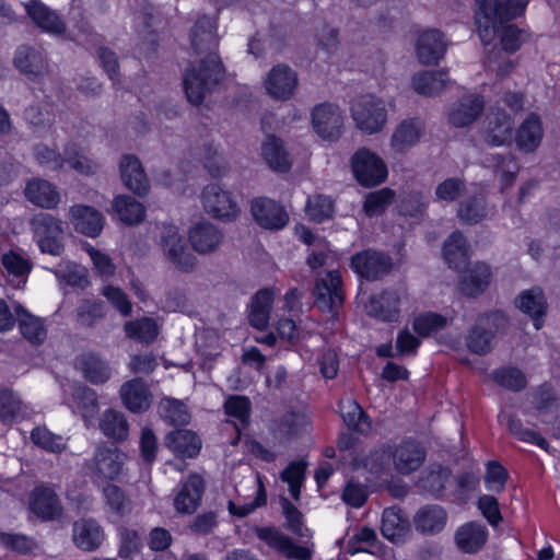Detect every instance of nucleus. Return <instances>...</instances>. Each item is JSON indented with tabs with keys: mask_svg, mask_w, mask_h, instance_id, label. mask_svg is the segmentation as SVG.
I'll list each match as a JSON object with an SVG mask.
<instances>
[{
	"mask_svg": "<svg viewBox=\"0 0 560 560\" xmlns=\"http://www.w3.org/2000/svg\"><path fill=\"white\" fill-rule=\"evenodd\" d=\"M160 245L163 254L175 268L189 272L196 265V258L190 254L185 245V241L179 234L177 228L167 225L163 228Z\"/></svg>",
	"mask_w": 560,
	"mask_h": 560,
	"instance_id": "10",
	"label": "nucleus"
},
{
	"mask_svg": "<svg viewBox=\"0 0 560 560\" xmlns=\"http://www.w3.org/2000/svg\"><path fill=\"white\" fill-rule=\"evenodd\" d=\"M65 164L81 175L90 176L97 172L98 164L89 158L77 143L70 142L63 148Z\"/></svg>",
	"mask_w": 560,
	"mask_h": 560,
	"instance_id": "46",
	"label": "nucleus"
},
{
	"mask_svg": "<svg viewBox=\"0 0 560 560\" xmlns=\"http://www.w3.org/2000/svg\"><path fill=\"white\" fill-rule=\"evenodd\" d=\"M306 463L303 460L291 462L281 472L280 478L289 485V491L294 500H300L301 486L305 478Z\"/></svg>",
	"mask_w": 560,
	"mask_h": 560,
	"instance_id": "56",
	"label": "nucleus"
},
{
	"mask_svg": "<svg viewBox=\"0 0 560 560\" xmlns=\"http://www.w3.org/2000/svg\"><path fill=\"white\" fill-rule=\"evenodd\" d=\"M458 217L466 223L476 224L487 217V208L483 197H471L462 202L458 208Z\"/></svg>",
	"mask_w": 560,
	"mask_h": 560,
	"instance_id": "59",
	"label": "nucleus"
},
{
	"mask_svg": "<svg viewBox=\"0 0 560 560\" xmlns=\"http://www.w3.org/2000/svg\"><path fill=\"white\" fill-rule=\"evenodd\" d=\"M272 304V292L260 290L253 298L249 313V323L257 329H265L268 326Z\"/></svg>",
	"mask_w": 560,
	"mask_h": 560,
	"instance_id": "49",
	"label": "nucleus"
},
{
	"mask_svg": "<svg viewBox=\"0 0 560 560\" xmlns=\"http://www.w3.org/2000/svg\"><path fill=\"white\" fill-rule=\"evenodd\" d=\"M424 131V126L419 119H405L394 130L390 138V147L397 153H404L416 145Z\"/></svg>",
	"mask_w": 560,
	"mask_h": 560,
	"instance_id": "31",
	"label": "nucleus"
},
{
	"mask_svg": "<svg viewBox=\"0 0 560 560\" xmlns=\"http://www.w3.org/2000/svg\"><path fill=\"white\" fill-rule=\"evenodd\" d=\"M298 86L296 72L287 65H277L265 80L267 93L275 100L287 101L291 98Z\"/></svg>",
	"mask_w": 560,
	"mask_h": 560,
	"instance_id": "17",
	"label": "nucleus"
},
{
	"mask_svg": "<svg viewBox=\"0 0 560 560\" xmlns=\"http://www.w3.org/2000/svg\"><path fill=\"white\" fill-rule=\"evenodd\" d=\"M202 205L212 218L231 222L240 214V207L231 191L219 184H209L202 190Z\"/></svg>",
	"mask_w": 560,
	"mask_h": 560,
	"instance_id": "7",
	"label": "nucleus"
},
{
	"mask_svg": "<svg viewBox=\"0 0 560 560\" xmlns=\"http://www.w3.org/2000/svg\"><path fill=\"white\" fill-rule=\"evenodd\" d=\"M13 65L32 81H40L49 73V63L46 55L42 50L28 45H21L16 49Z\"/></svg>",
	"mask_w": 560,
	"mask_h": 560,
	"instance_id": "14",
	"label": "nucleus"
},
{
	"mask_svg": "<svg viewBox=\"0 0 560 560\" xmlns=\"http://www.w3.org/2000/svg\"><path fill=\"white\" fill-rule=\"evenodd\" d=\"M394 197L395 194L389 188L370 192L363 203L364 212L369 217L380 215L394 201Z\"/></svg>",
	"mask_w": 560,
	"mask_h": 560,
	"instance_id": "58",
	"label": "nucleus"
},
{
	"mask_svg": "<svg viewBox=\"0 0 560 560\" xmlns=\"http://www.w3.org/2000/svg\"><path fill=\"white\" fill-rule=\"evenodd\" d=\"M105 503L112 513L125 517L132 511V501L124 489L115 483H107L103 488Z\"/></svg>",
	"mask_w": 560,
	"mask_h": 560,
	"instance_id": "50",
	"label": "nucleus"
},
{
	"mask_svg": "<svg viewBox=\"0 0 560 560\" xmlns=\"http://www.w3.org/2000/svg\"><path fill=\"white\" fill-rule=\"evenodd\" d=\"M314 305L323 313L337 315L345 301L342 279L338 270L318 275L313 289Z\"/></svg>",
	"mask_w": 560,
	"mask_h": 560,
	"instance_id": "3",
	"label": "nucleus"
},
{
	"mask_svg": "<svg viewBox=\"0 0 560 560\" xmlns=\"http://www.w3.org/2000/svg\"><path fill=\"white\" fill-rule=\"evenodd\" d=\"M113 209L127 225L139 224L145 218L144 206L128 195L117 196L113 201Z\"/></svg>",
	"mask_w": 560,
	"mask_h": 560,
	"instance_id": "40",
	"label": "nucleus"
},
{
	"mask_svg": "<svg viewBox=\"0 0 560 560\" xmlns=\"http://www.w3.org/2000/svg\"><path fill=\"white\" fill-rule=\"evenodd\" d=\"M24 417L25 408L21 399L10 389H0V421L11 425Z\"/></svg>",
	"mask_w": 560,
	"mask_h": 560,
	"instance_id": "51",
	"label": "nucleus"
},
{
	"mask_svg": "<svg viewBox=\"0 0 560 560\" xmlns=\"http://www.w3.org/2000/svg\"><path fill=\"white\" fill-rule=\"evenodd\" d=\"M70 220L74 229L90 237H96L103 230L104 217L94 208L75 205L70 208Z\"/></svg>",
	"mask_w": 560,
	"mask_h": 560,
	"instance_id": "27",
	"label": "nucleus"
},
{
	"mask_svg": "<svg viewBox=\"0 0 560 560\" xmlns=\"http://www.w3.org/2000/svg\"><path fill=\"white\" fill-rule=\"evenodd\" d=\"M450 83L445 71H422L412 79L413 90L425 96L441 93Z\"/></svg>",
	"mask_w": 560,
	"mask_h": 560,
	"instance_id": "39",
	"label": "nucleus"
},
{
	"mask_svg": "<svg viewBox=\"0 0 560 560\" xmlns=\"http://www.w3.org/2000/svg\"><path fill=\"white\" fill-rule=\"evenodd\" d=\"M315 132L325 140H337L342 133L343 117L337 105L324 103L312 110Z\"/></svg>",
	"mask_w": 560,
	"mask_h": 560,
	"instance_id": "12",
	"label": "nucleus"
},
{
	"mask_svg": "<svg viewBox=\"0 0 560 560\" xmlns=\"http://www.w3.org/2000/svg\"><path fill=\"white\" fill-rule=\"evenodd\" d=\"M542 138V127L538 116L532 114L520 126L516 133L517 147L526 152L534 151Z\"/></svg>",
	"mask_w": 560,
	"mask_h": 560,
	"instance_id": "43",
	"label": "nucleus"
},
{
	"mask_svg": "<svg viewBox=\"0 0 560 560\" xmlns=\"http://www.w3.org/2000/svg\"><path fill=\"white\" fill-rule=\"evenodd\" d=\"M447 515L443 508L436 504L425 505L418 510L413 517L415 528L428 535L440 533L446 524Z\"/></svg>",
	"mask_w": 560,
	"mask_h": 560,
	"instance_id": "33",
	"label": "nucleus"
},
{
	"mask_svg": "<svg viewBox=\"0 0 560 560\" xmlns=\"http://www.w3.org/2000/svg\"><path fill=\"white\" fill-rule=\"evenodd\" d=\"M78 365L84 377L93 384H104L110 377L107 363L95 354H84L78 359Z\"/></svg>",
	"mask_w": 560,
	"mask_h": 560,
	"instance_id": "48",
	"label": "nucleus"
},
{
	"mask_svg": "<svg viewBox=\"0 0 560 560\" xmlns=\"http://www.w3.org/2000/svg\"><path fill=\"white\" fill-rule=\"evenodd\" d=\"M351 168L358 183L365 187L382 184L388 174L384 161L376 153L364 148L353 154Z\"/></svg>",
	"mask_w": 560,
	"mask_h": 560,
	"instance_id": "6",
	"label": "nucleus"
},
{
	"mask_svg": "<svg viewBox=\"0 0 560 560\" xmlns=\"http://www.w3.org/2000/svg\"><path fill=\"white\" fill-rule=\"evenodd\" d=\"M223 233L210 222H200L189 231V242L199 254L215 252L223 242Z\"/></svg>",
	"mask_w": 560,
	"mask_h": 560,
	"instance_id": "25",
	"label": "nucleus"
},
{
	"mask_svg": "<svg viewBox=\"0 0 560 560\" xmlns=\"http://www.w3.org/2000/svg\"><path fill=\"white\" fill-rule=\"evenodd\" d=\"M203 492V479L197 474L189 475L174 498L175 511L183 515L192 514L200 505Z\"/></svg>",
	"mask_w": 560,
	"mask_h": 560,
	"instance_id": "20",
	"label": "nucleus"
},
{
	"mask_svg": "<svg viewBox=\"0 0 560 560\" xmlns=\"http://www.w3.org/2000/svg\"><path fill=\"white\" fill-rule=\"evenodd\" d=\"M485 108L483 98L479 95L464 96L448 115L450 122L455 127H465L474 122Z\"/></svg>",
	"mask_w": 560,
	"mask_h": 560,
	"instance_id": "32",
	"label": "nucleus"
},
{
	"mask_svg": "<svg viewBox=\"0 0 560 560\" xmlns=\"http://www.w3.org/2000/svg\"><path fill=\"white\" fill-rule=\"evenodd\" d=\"M124 331L128 338L149 345L158 338L160 327L154 318L142 317L126 322Z\"/></svg>",
	"mask_w": 560,
	"mask_h": 560,
	"instance_id": "45",
	"label": "nucleus"
},
{
	"mask_svg": "<svg viewBox=\"0 0 560 560\" xmlns=\"http://www.w3.org/2000/svg\"><path fill=\"white\" fill-rule=\"evenodd\" d=\"M165 446L179 457L194 458L201 448V440L190 430H174L164 438Z\"/></svg>",
	"mask_w": 560,
	"mask_h": 560,
	"instance_id": "28",
	"label": "nucleus"
},
{
	"mask_svg": "<svg viewBox=\"0 0 560 560\" xmlns=\"http://www.w3.org/2000/svg\"><path fill=\"white\" fill-rule=\"evenodd\" d=\"M443 256L451 268L455 270L466 268L468 261V246L466 238L460 232H453L445 241Z\"/></svg>",
	"mask_w": 560,
	"mask_h": 560,
	"instance_id": "36",
	"label": "nucleus"
},
{
	"mask_svg": "<svg viewBox=\"0 0 560 560\" xmlns=\"http://www.w3.org/2000/svg\"><path fill=\"white\" fill-rule=\"evenodd\" d=\"M250 211L259 226L266 230H281L289 222V214L284 207L266 197L254 199Z\"/></svg>",
	"mask_w": 560,
	"mask_h": 560,
	"instance_id": "15",
	"label": "nucleus"
},
{
	"mask_svg": "<svg viewBox=\"0 0 560 560\" xmlns=\"http://www.w3.org/2000/svg\"><path fill=\"white\" fill-rule=\"evenodd\" d=\"M106 314V305L101 300H82L77 308L78 322L82 326L92 327Z\"/></svg>",
	"mask_w": 560,
	"mask_h": 560,
	"instance_id": "54",
	"label": "nucleus"
},
{
	"mask_svg": "<svg viewBox=\"0 0 560 560\" xmlns=\"http://www.w3.org/2000/svg\"><path fill=\"white\" fill-rule=\"evenodd\" d=\"M409 527V521L402 515L400 509L392 506L384 510L381 532L386 539L395 544L402 542Z\"/></svg>",
	"mask_w": 560,
	"mask_h": 560,
	"instance_id": "34",
	"label": "nucleus"
},
{
	"mask_svg": "<svg viewBox=\"0 0 560 560\" xmlns=\"http://www.w3.org/2000/svg\"><path fill=\"white\" fill-rule=\"evenodd\" d=\"M383 454L392 457L395 469L401 475H409L417 470L424 462L425 451L415 441H404L398 445H388L381 454L374 452L371 457L378 459Z\"/></svg>",
	"mask_w": 560,
	"mask_h": 560,
	"instance_id": "8",
	"label": "nucleus"
},
{
	"mask_svg": "<svg viewBox=\"0 0 560 560\" xmlns=\"http://www.w3.org/2000/svg\"><path fill=\"white\" fill-rule=\"evenodd\" d=\"M190 40L197 54H207L198 63L186 69L183 80L189 103L199 105L224 75L223 65L215 52L219 46L217 18L200 16L191 30Z\"/></svg>",
	"mask_w": 560,
	"mask_h": 560,
	"instance_id": "1",
	"label": "nucleus"
},
{
	"mask_svg": "<svg viewBox=\"0 0 560 560\" xmlns=\"http://www.w3.org/2000/svg\"><path fill=\"white\" fill-rule=\"evenodd\" d=\"M262 156L267 164L277 172H288L291 167V159L284 150L282 141L275 136H269L262 144Z\"/></svg>",
	"mask_w": 560,
	"mask_h": 560,
	"instance_id": "44",
	"label": "nucleus"
},
{
	"mask_svg": "<svg viewBox=\"0 0 560 560\" xmlns=\"http://www.w3.org/2000/svg\"><path fill=\"white\" fill-rule=\"evenodd\" d=\"M25 10L32 21L44 32L52 35H61L66 31V24L61 18L39 0H31L25 4Z\"/></svg>",
	"mask_w": 560,
	"mask_h": 560,
	"instance_id": "26",
	"label": "nucleus"
},
{
	"mask_svg": "<svg viewBox=\"0 0 560 560\" xmlns=\"http://www.w3.org/2000/svg\"><path fill=\"white\" fill-rule=\"evenodd\" d=\"M120 177L124 185L143 197L149 192L150 184L140 160L132 154H125L119 163Z\"/></svg>",
	"mask_w": 560,
	"mask_h": 560,
	"instance_id": "21",
	"label": "nucleus"
},
{
	"mask_svg": "<svg viewBox=\"0 0 560 560\" xmlns=\"http://www.w3.org/2000/svg\"><path fill=\"white\" fill-rule=\"evenodd\" d=\"M105 538L103 526L94 518H80L73 523L72 541L82 551L92 552L100 549Z\"/></svg>",
	"mask_w": 560,
	"mask_h": 560,
	"instance_id": "18",
	"label": "nucleus"
},
{
	"mask_svg": "<svg viewBox=\"0 0 560 560\" xmlns=\"http://www.w3.org/2000/svg\"><path fill=\"white\" fill-rule=\"evenodd\" d=\"M117 536L119 538L118 556L121 559H130L140 552L142 541L138 530L128 526H119Z\"/></svg>",
	"mask_w": 560,
	"mask_h": 560,
	"instance_id": "55",
	"label": "nucleus"
},
{
	"mask_svg": "<svg viewBox=\"0 0 560 560\" xmlns=\"http://www.w3.org/2000/svg\"><path fill=\"white\" fill-rule=\"evenodd\" d=\"M340 416L346 425L353 431L365 433L370 431L371 423L361 406L352 398H343L339 401Z\"/></svg>",
	"mask_w": 560,
	"mask_h": 560,
	"instance_id": "41",
	"label": "nucleus"
},
{
	"mask_svg": "<svg viewBox=\"0 0 560 560\" xmlns=\"http://www.w3.org/2000/svg\"><path fill=\"white\" fill-rule=\"evenodd\" d=\"M250 408V400L246 396L232 395L224 402L225 413L237 421L234 425L238 435L233 444L237 443L241 431L249 423Z\"/></svg>",
	"mask_w": 560,
	"mask_h": 560,
	"instance_id": "47",
	"label": "nucleus"
},
{
	"mask_svg": "<svg viewBox=\"0 0 560 560\" xmlns=\"http://www.w3.org/2000/svg\"><path fill=\"white\" fill-rule=\"evenodd\" d=\"M127 455L116 445L102 443L94 453L92 460L93 474L101 479L114 480L122 472Z\"/></svg>",
	"mask_w": 560,
	"mask_h": 560,
	"instance_id": "11",
	"label": "nucleus"
},
{
	"mask_svg": "<svg viewBox=\"0 0 560 560\" xmlns=\"http://www.w3.org/2000/svg\"><path fill=\"white\" fill-rule=\"evenodd\" d=\"M15 312L23 337L33 345L43 343L47 337L43 320L27 313L21 305L15 307Z\"/></svg>",
	"mask_w": 560,
	"mask_h": 560,
	"instance_id": "42",
	"label": "nucleus"
},
{
	"mask_svg": "<svg viewBox=\"0 0 560 560\" xmlns=\"http://www.w3.org/2000/svg\"><path fill=\"white\" fill-rule=\"evenodd\" d=\"M488 540L487 527L478 522L462 525L455 533V542L466 553L479 551Z\"/></svg>",
	"mask_w": 560,
	"mask_h": 560,
	"instance_id": "30",
	"label": "nucleus"
},
{
	"mask_svg": "<svg viewBox=\"0 0 560 560\" xmlns=\"http://www.w3.org/2000/svg\"><path fill=\"white\" fill-rule=\"evenodd\" d=\"M100 429L105 436L116 442H124L129 436V423L124 412L107 409L100 419Z\"/></svg>",
	"mask_w": 560,
	"mask_h": 560,
	"instance_id": "37",
	"label": "nucleus"
},
{
	"mask_svg": "<svg viewBox=\"0 0 560 560\" xmlns=\"http://www.w3.org/2000/svg\"><path fill=\"white\" fill-rule=\"evenodd\" d=\"M351 267L360 277L373 281L389 272L392 259L383 253L369 249L354 255L351 259Z\"/></svg>",
	"mask_w": 560,
	"mask_h": 560,
	"instance_id": "16",
	"label": "nucleus"
},
{
	"mask_svg": "<svg viewBox=\"0 0 560 560\" xmlns=\"http://www.w3.org/2000/svg\"><path fill=\"white\" fill-rule=\"evenodd\" d=\"M2 265L8 272L9 277H12V281L16 280V285L26 282V278L32 269V265L28 259L24 258L20 254L11 250L2 256Z\"/></svg>",
	"mask_w": 560,
	"mask_h": 560,
	"instance_id": "53",
	"label": "nucleus"
},
{
	"mask_svg": "<svg viewBox=\"0 0 560 560\" xmlns=\"http://www.w3.org/2000/svg\"><path fill=\"white\" fill-rule=\"evenodd\" d=\"M0 546L7 550L21 555H28L37 549V542L23 534H12L0 532Z\"/></svg>",
	"mask_w": 560,
	"mask_h": 560,
	"instance_id": "60",
	"label": "nucleus"
},
{
	"mask_svg": "<svg viewBox=\"0 0 560 560\" xmlns=\"http://www.w3.org/2000/svg\"><path fill=\"white\" fill-rule=\"evenodd\" d=\"M446 51L443 34L438 30L422 32L417 40L416 52L422 65L436 63Z\"/></svg>",
	"mask_w": 560,
	"mask_h": 560,
	"instance_id": "24",
	"label": "nucleus"
},
{
	"mask_svg": "<svg viewBox=\"0 0 560 560\" xmlns=\"http://www.w3.org/2000/svg\"><path fill=\"white\" fill-rule=\"evenodd\" d=\"M31 511L44 521H54L61 517L63 508L55 492L47 486L36 487L30 495Z\"/></svg>",
	"mask_w": 560,
	"mask_h": 560,
	"instance_id": "19",
	"label": "nucleus"
},
{
	"mask_svg": "<svg viewBox=\"0 0 560 560\" xmlns=\"http://www.w3.org/2000/svg\"><path fill=\"white\" fill-rule=\"evenodd\" d=\"M34 238L43 253L60 256L63 252L62 222L49 213H37L31 222Z\"/></svg>",
	"mask_w": 560,
	"mask_h": 560,
	"instance_id": "5",
	"label": "nucleus"
},
{
	"mask_svg": "<svg viewBox=\"0 0 560 560\" xmlns=\"http://www.w3.org/2000/svg\"><path fill=\"white\" fill-rule=\"evenodd\" d=\"M476 24L481 42L490 44L495 35H500L503 49L514 52L521 47L522 31L515 25H503L520 16L528 0H476Z\"/></svg>",
	"mask_w": 560,
	"mask_h": 560,
	"instance_id": "2",
	"label": "nucleus"
},
{
	"mask_svg": "<svg viewBox=\"0 0 560 560\" xmlns=\"http://www.w3.org/2000/svg\"><path fill=\"white\" fill-rule=\"evenodd\" d=\"M73 399L83 418L93 417L98 409L97 395L88 386L75 388Z\"/></svg>",
	"mask_w": 560,
	"mask_h": 560,
	"instance_id": "63",
	"label": "nucleus"
},
{
	"mask_svg": "<svg viewBox=\"0 0 560 560\" xmlns=\"http://www.w3.org/2000/svg\"><path fill=\"white\" fill-rule=\"evenodd\" d=\"M34 156L38 164L51 171H58L65 166V153L61 154L43 143L34 147Z\"/></svg>",
	"mask_w": 560,
	"mask_h": 560,
	"instance_id": "64",
	"label": "nucleus"
},
{
	"mask_svg": "<svg viewBox=\"0 0 560 560\" xmlns=\"http://www.w3.org/2000/svg\"><path fill=\"white\" fill-rule=\"evenodd\" d=\"M161 418L172 425H185L190 420V413L186 405L175 398L165 397L158 406Z\"/></svg>",
	"mask_w": 560,
	"mask_h": 560,
	"instance_id": "52",
	"label": "nucleus"
},
{
	"mask_svg": "<svg viewBox=\"0 0 560 560\" xmlns=\"http://www.w3.org/2000/svg\"><path fill=\"white\" fill-rule=\"evenodd\" d=\"M402 292L396 289L384 290L369 298L365 304L366 314L386 323L398 322Z\"/></svg>",
	"mask_w": 560,
	"mask_h": 560,
	"instance_id": "13",
	"label": "nucleus"
},
{
	"mask_svg": "<svg viewBox=\"0 0 560 560\" xmlns=\"http://www.w3.org/2000/svg\"><path fill=\"white\" fill-rule=\"evenodd\" d=\"M351 114L357 127L368 135L381 131L387 120L384 102L370 94L359 96L352 102Z\"/></svg>",
	"mask_w": 560,
	"mask_h": 560,
	"instance_id": "4",
	"label": "nucleus"
},
{
	"mask_svg": "<svg viewBox=\"0 0 560 560\" xmlns=\"http://www.w3.org/2000/svg\"><path fill=\"white\" fill-rule=\"evenodd\" d=\"M487 129L485 133L486 143L498 147L512 141L514 122L511 116L504 110H492L487 116Z\"/></svg>",
	"mask_w": 560,
	"mask_h": 560,
	"instance_id": "23",
	"label": "nucleus"
},
{
	"mask_svg": "<svg viewBox=\"0 0 560 560\" xmlns=\"http://www.w3.org/2000/svg\"><path fill=\"white\" fill-rule=\"evenodd\" d=\"M516 304L523 313L532 317L536 329L542 327L547 302L540 289H530L523 292L517 299Z\"/></svg>",
	"mask_w": 560,
	"mask_h": 560,
	"instance_id": "35",
	"label": "nucleus"
},
{
	"mask_svg": "<svg viewBox=\"0 0 560 560\" xmlns=\"http://www.w3.org/2000/svg\"><path fill=\"white\" fill-rule=\"evenodd\" d=\"M24 194L30 202L44 209H54L60 201L56 186L43 178L31 179L25 186Z\"/></svg>",
	"mask_w": 560,
	"mask_h": 560,
	"instance_id": "29",
	"label": "nucleus"
},
{
	"mask_svg": "<svg viewBox=\"0 0 560 560\" xmlns=\"http://www.w3.org/2000/svg\"><path fill=\"white\" fill-rule=\"evenodd\" d=\"M253 532L268 547L289 559L310 560L312 558L313 551L310 548L295 545L289 536L275 526H255Z\"/></svg>",
	"mask_w": 560,
	"mask_h": 560,
	"instance_id": "9",
	"label": "nucleus"
},
{
	"mask_svg": "<svg viewBox=\"0 0 560 560\" xmlns=\"http://www.w3.org/2000/svg\"><path fill=\"white\" fill-rule=\"evenodd\" d=\"M305 210L311 220L320 223L331 218L334 205L329 197L315 195L308 198Z\"/></svg>",
	"mask_w": 560,
	"mask_h": 560,
	"instance_id": "61",
	"label": "nucleus"
},
{
	"mask_svg": "<svg viewBox=\"0 0 560 560\" xmlns=\"http://www.w3.org/2000/svg\"><path fill=\"white\" fill-rule=\"evenodd\" d=\"M447 325V318L433 312L419 314L413 320V329L421 337H429L442 330Z\"/></svg>",
	"mask_w": 560,
	"mask_h": 560,
	"instance_id": "57",
	"label": "nucleus"
},
{
	"mask_svg": "<svg viewBox=\"0 0 560 560\" xmlns=\"http://www.w3.org/2000/svg\"><path fill=\"white\" fill-rule=\"evenodd\" d=\"M490 267L486 264H476L462 277L459 289L467 296H476L483 292L490 281Z\"/></svg>",
	"mask_w": 560,
	"mask_h": 560,
	"instance_id": "38",
	"label": "nucleus"
},
{
	"mask_svg": "<svg viewBox=\"0 0 560 560\" xmlns=\"http://www.w3.org/2000/svg\"><path fill=\"white\" fill-rule=\"evenodd\" d=\"M119 394L124 406L135 413L147 411L152 402V394L148 384L141 378H132L124 383Z\"/></svg>",
	"mask_w": 560,
	"mask_h": 560,
	"instance_id": "22",
	"label": "nucleus"
},
{
	"mask_svg": "<svg viewBox=\"0 0 560 560\" xmlns=\"http://www.w3.org/2000/svg\"><path fill=\"white\" fill-rule=\"evenodd\" d=\"M493 381L513 392H518L526 386V377L523 372L516 368H504L495 370L492 374Z\"/></svg>",
	"mask_w": 560,
	"mask_h": 560,
	"instance_id": "62",
	"label": "nucleus"
}]
</instances>
